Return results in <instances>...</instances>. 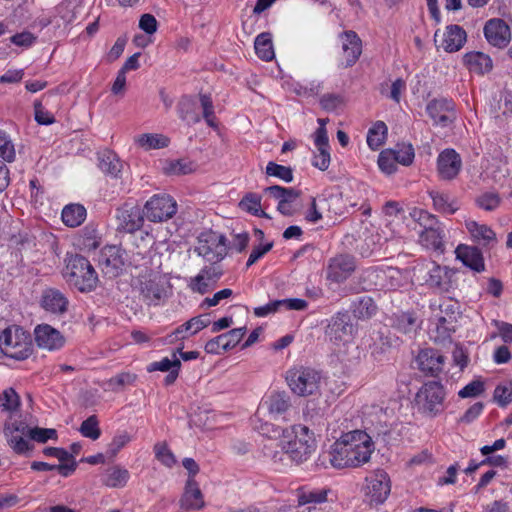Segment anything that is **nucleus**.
<instances>
[{"label":"nucleus","instance_id":"nucleus-1","mask_svg":"<svg viewBox=\"0 0 512 512\" xmlns=\"http://www.w3.org/2000/svg\"><path fill=\"white\" fill-rule=\"evenodd\" d=\"M373 450L371 437L364 431L355 430L337 440L319 460L322 465L328 461L337 469L359 467L370 460Z\"/></svg>","mask_w":512,"mask_h":512},{"label":"nucleus","instance_id":"nucleus-2","mask_svg":"<svg viewBox=\"0 0 512 512\" xmlns=\"http://www.w3.org/2000/svg\"><path fill=\"white\" fill-rule=\"evenodd\" d=\"M280 446L286 449L291 462L303 463L316 448L314 433L304 425H293L290 429L282 430Z\"/></svg>","mask_w":512,"mask_h":512},{"label":"nucleus","instance_id":"nucleus-3","mask_svg":"<svg viewBox=\"0 0 512 512\" xmlns=\"http://www.w3.org/2000/svg\"><path fill=\"white\" fill-rule=\"evenodd\" d=\"M66 282L78 291H93L98 283V274L90 261L82 255H71L63 272Z\"/></svg>","mask_w":512,"mask_h":512},{"label":"nucleus","instance_id":"nucleus-4","mask_svg":"<svg viewBox=\"0 0 512 512\" xmlns=\"http://www.w3.org/2000/svg\"><path fill=\"white\" fill-rule=\"evenodd\" d=\"M199 108L202 109V117L209 127H217L212 98L209 94H199V102L191 96H182L177 105L179 117L188 124H197L201 121Z\"/></svg>","mask_w":512,"mask_h":512},{"label":"nucleus","instance_id":"nucleus-5","mask_svg":"<svg viewBox=\"0 0 512 512\" xmlns=\"http://www.w3.org/2000/svg\"><path fill=\"white\" fill-rule=\"evenodd\" d=\"M0 350L12 359H27L33 351L30 334L17 326L8 327L0 334Z\"/></svg>","mask_w":512,"mask_h":512},{"label":"nucleus","instance_id":"nucleus-6","mask_svg":"<svg viewBox=\"0 0 512 512\" xmlns=\"http://www.w3.org/2000/svg\"><path fill=\"white\" fill-rule=\"evenodd\" d=\"M286 381L294 394L306 397L318 392L321 374L312 367L294 366L286 372Z\"/></svg>","mask_w":512,"mask_h":512},{"label":"nucleus","instance_id":"nucleus-7","mask_svg":"<svg viewBox=\"0 0 512 512\" xmlns=\"http://www.w3.org/2000/svg\"><path fill=\"white\" fill-rule=\"evenodd\" d=\"M446 393L438 381H428L422 385L415 396L418 411L428 417H436L444 410Z\"/></svg>","mask_w":512,"mask_h":512},{"label":"nucleus","instance_id":"nucleus-8","mask_svg":"<svg viewBox=\"0 0 512 512\" xmlns=\"http://www.w3.org/2000/svg\"><path fill=\"white\" fill-rule=\"evenodd\" d=\"M391 492V481L384 470H375L365 478L364 500L370 505L383 504Z\"/></svg>","mask_w":512,"mask_h":512},{"label":"nucleus","instance_id":"nucleus-9","mask_svg":"<svg viewBox=\"0 0 512 512\" xmlns=\"http://www.w3.org/2000/svg\"><path fill=\"white\" fill-rule=\"evenodd\" d=\"M140 293L148 305H159L168 297L170 285L159 273L151 272L140 278Z\"/></svg>","mask_w":512,"mask_h":512},{"label":"nucleus","instance_id":"nucleus-10","mask_svg":"<svg viewBox=\"0 0 512 512\" xmlns=\"http://www.w3.org/2000/svg\"><path fill=\"white\" fill-rule=\"evenodd\" d=\"M177 212V203L168 194L152 196L144 205L143 213L151 222H164L171 219Z\"/></svg>","mask_w":512,"mask_h":512},{"label":"nucleus","instance_id":"nucleus-11","mask_svg":"<svg viewBox=\"0 0 512 512\" xmlns=\"http://www.w3.org/2000/svg\"><path fill=\"white\" fill-rule=\"evenodd\" d=\"M458 270L432 263L428 269L427 284L439 293L451 294L458 287Z\"/></svg>","mask_w":512,"mask_h":512},{"label":"nucleus","instance_id":"nucleus-12","mask_svg":"<svg viewBox=\"0 0 512 512\" xmlns=\"http://www.w3.org/2000/svg\"><path fill=\"white\" fill-rule=\"evenodd\" d=\"M200 238L196 252L209 262L217 263L227 254V239L224 235L211 232Z\"/></svg>","mask_w":512,"mask_h":512},{"label":"nucleus","instance_id":"nucleus-13","mask_svg":"<svg viewBox=\"0 0 512 512\" xmlns=\"http://www.w3.org/2000/svg\"><path fill=\"white\" fill-rule=\"evenodd\" d=\"M115 217L119 232L134 233L142 228L145 215L139 206L125 203L116 209Z\"/></svg>","mask_w":512,"mask_h":512},{"label":"nucleus","instance_id":"nucleus-14","mask_svg":"<svg viewBox=\"0 0 512 512\" xmlns=\"http://www.w3.org/2000/svg\"><path fill=\"white\" fill-rule=\"evenodd\" d=\"M426 111L436 126L448 127L457 118L455 103L447 98L431 100L427 104Z\"/></svg>","mask_w":512,"mask_h":512},{"label":"nucleus","instance_id":"nucleus-15","mask_svg":"<svg viewBox=\"0 0 512 512\" xmlns=\"http://www.w3.org/2000/svg\"><path fill=\"white\" fill-rule=\"evenodd\" d=\"M353 332L354 326L348 313H337L329 321L325 334L332 343L340 345L348 342Z\"/></svg>","mask_w":512,"mask_h":512},{"label":"nucleus","instance_id":"nucleus-16","mask_svg":"<svg viewBox=\"0 0 512 512\" xmlns=\"http://www.w3.org/2000/svg\"><path fill=\"white\" fill-rule=\"evenodd\" d=\"M124 255V251L116 245L104 247L99 257L102 272L110 278L120 275L125 265Z\"/></svg>","mask_w":512,"mask_h":512},{"label":"nucleus","instance_id":"nucleus-17","mask_svg":"<svg viewBox=\"0 0 512 512\" xmlns=\"http://www.w3.org/2000/svg\"><path fill=\"white\" fill-rule=\"evenodd\" d=\"M439 30L435 32L434 42L437 48L452 53L459 51L466 42L467 34L459 25H448L439 39Z\"/></svg>","mask_w":512,"mask_h":512},{"label":"nucleus","instance_id":"nucleus-18","mask_svg":"<svg viewBox=\"0 0 512 512\" xmlns=\"http://www.w3.org/2000/svg\"><path fill=\"white\" fill-rule=\"evenodd\" d=\"M264 192L278 201L277 210L285 216L294 213L293 203L300 197L301 192L291 187L273 185L266 187Z\"/></svg>","mask_w":512,"mask_h":512},{"label":"nucleus","instance_id":"nucleus-19","mask_svg":"<svg viewBox=\"0 0 512 512\" xmlns=\"http://www.w3.org/2000/svg\"><path fill=\"white\" fill-rule=\"evenodd\" d=\"M462 159L454 149L443 150L437 158V173L442 180H453L460 173Z\"/></svg>","mask_w":512,"mask_h":512},{"label":"nucleus","instance_id":"nucleus-20","mask_svg":"<svg viewBox=\"0 0 512 512\" xmlns=\"http://www.w3.org/2000/svg\"><path fill=\"white\" fill-rule=\"evenodd\" d=\"M246 333V327L232 329L209 340L205 345V351L209 354H221L234 348L240 343Z\"/></svg>","mask_w":512,"mask_h":512},{"label":"nucleus","instance_id":"nucleus-21","mask_svg":"<svg viewBox=\"0 0 512 512\" xmlns=\"http://www.w3.org/2000/svg\"><path fill=\"white\" fill-rule=\"evenodd\" d=\"M356 264L353 256L348 254L338 255L329 261L327 278L335 283L345 281L355 270Z\"/></svg>","mask_w":512,"mask_h":512},{"label":"nucleus","instance_id":"nucleus-22","mask_svg":"<svg viewBox=\"0 0 512 512\" xmlns=\"http://www.w3.org/2000/svg\"><path fill=\"white\" fill-rule=\"evenodd\" d=\"M34 336L37 346L49 351L58 350L65 343L63 335L48 324L37 325L34 329Z\"/></svg>","mask_w":512,"mask_h":512},{"label":"nucleus","instance_id":"nucleus-23","mask_svg":"<svg viewBox=\"0 0 512 512\" xmlns=\"http://www.w3.org/2000/svg\"><path fill=\"white\" fill-rule=\"evenodd\" d=\"M484 35L493 46L506 47L511 39L510 27L502 19H490L484 27Z\"/></svg>","mask_w":512,"mask_h":512},{"label":"nucleus","instance_id":"nucleus-24","mask_svg":"<svg viewBox=\"0 0 512 512\" xmlns=\"http://www.w3.org/2000/svg\"><path fill=\"white\" fill-rule=\"evenodd\" d=\"M416 363L427 376H437L443 370L444 356L435 349H423L418 353Z\"/></svg>","mask_w":512,"mask_h":512},{"label":"nucleus","instance_id":"nucleus-25","mask_svg":"<svg viewBox=\"0 0 512 512\" xmlns=\"http://www.w3.org/2000/svg\"><path fill=\"white\" fill-rule=\"evenodd\" d=\"M42 308L54 315H63L67 312L69 300L63 292L56 288H47L41 295Z\"/></svg>","mask_w":512,"mask_h":512},{"label":"nucleus","instance_id":"nucleus-26","mask_svg":"<svg viewBox=\"0 0 512 512\" xmlns=\"http://www.w3.org/2000/svg\"><path fill=\"white\" fill-rule=\"evenodd\" d=\"M456 258L472 271H485V262L481 250L476 246L460 244L455 249Z\"/></svg>","mask_w":512,"mask_h":512},{"label":"nucleus","instance_id":"nucleus-27","mask_svg":"<svg viewBox=\"0 0 512 512\" xmlns=\"http://www.w3.org/2000/svg\"><path fill=\"white\" fill-rule=\"evenodd\" d=\"M345 67L353 66L362 53L361 39L354 31H345L340 35Z\"/></svg>","mask_w":512,"mask_h":512},{"label":"nucleus","instance_id":"nucleus-28","mask_svg":"<svg viewBox=\"0 0 512 512\" xmlns=\"http://www.w3.org/2000/svg\"><path fill=\"white\" fill-rule=\"evenodd\" d=\"M180 505L186 510H199L204 507L203 495L198 484L192 478L188 479Z\"/></svg>","mask_w":512,"mask_h":512},{"label":"nucleus","instance_id":"nucleus-29","mask_svg":"<svg viewBox=\"0 0 512 512\" xmlns=\"http://www.w3.org/2000/svg\"><path fill=\"white\" fill-rule=\"evenodd\" d=\"M445 233L442 224L433 228L423 230L419 235L420 243L431 250L444 252Z\"/></svg>","mask_w":512,"mask_h":512},{"label":"nucleus","instance_id":"nucleus-30","mask_svg":"<svg viewBox=\"0 0 512 512\" xmlns=\"http://www.w3.org/2000/svg\"><path fill=\"white\" fill-rule=\"evenodd\" d=\"M466 228L472 238L483 246H493L497 242L495 232L485 224L468 221L466 222Z\"/></svg>","mask_w":512,"mask_h":512},{"label":"nucleus","instance_id":"nucleus-31","mask_svg":"<svg viewBox=\"0 0 512 512\" xmlns=\"http://www.w3.org/2000/svg\"><path fill=\"white\" fill-rule=\"evenodd\" d=\"M265 405L273 418L278 419L290 409V397L285 392H275L267 398Z\"/></svg>","mask_w":512,"mask_h":512},{"label":"nucleus","instance_id":"nucleus-32","mask_svg":"<svg viewBox=\"0 0 512 512\" xmlns=\"http://www.w3.org/2000/svg\"><path fill=\"white\" fill-rule=\"evenodd\" d=\"M463 60L469 70L477 74H484L492 69L491 58L482 52L466 53Z\"/></svg>","mask_w":512,"mask_h":512},{"label":"nucleus","instance_id":"nucleus-33","mask_svg":"<svg viewBox=\"0 0 512 512\" xmlns=\"http://www.w3.org/2000/svg\"><path fill=\"white\" fill-rule=\"evenodd\" d=\"M377 305L369 296H362L353 301L352 312L358 319H370L377 313Z\"/></svg>","mask_w":512,"mask_h":512},{"label":"nucleus","instance_id":"nucleus-34","mask_svg":"<svg viewBox=\"0 0 512 512\" xmlns=\"http://www.w3.org/2000/svg\"><path fill=\"white\" fill-rule=\"evenodd\" d=\"M129 477L130 474L127 469L114 466L105 471L102 477V482L111 488H121L126 485Z\"/></svg>","mask_w":512,"mask_h":512},{"label":"nucleus","instance_id":"nucleus-35","mask_svg":"<svg viewBox=\"0 0 512 512\" xmlns=\"http://www.w3.org/2000/svg\"><path fill=\"white\" fill-rule=\"evenodd\" d=\"M62 221L68 227L81 225L86 218V209L80 204H69L62 210Z\"/></svg>","mask_w":512,"mask_h":512},{"label":"nucleus","instance_id":"nucleus-36","mask_svg":"<svg viewBox=\"0 0 512 512\" xmlns=\"http://www.w3.org/2000/svg\"><path fill=\"white\" fill-rule=\"evenodd\" d=\"M98 159V166L101 169V171L112 177H118L123 165L114 152L106 150L99 155Z\"/></svg>","mask_w":512,"mask_h":512},{"label":"nucleus","instance_id":"nucleus-37","mask_svg":"<svg viewBox=\"0 0 512 512\" xmlns=\"http://www.w3.org/2000/svg\"><path fill=\"white\" fill-rule=\"evenodd\" d=\"M254 48L257 56L263 61H271L275 56L272 37L268 32L260 33L256 37Z\"/></svg>","mask_w":512,"mask_h":512},{"label":"nucleus","instance_id":"nucleus-38","mask_svg":"<svg viewBox=\"0 0 512 512\" xmlns=\"http://www.w3.org/2000/svg\"><path fill=\"white\" fill-rule=\"evenodd\" d=\"M392 326L402 333H412L418 327L417 318L413 313L400 312L393 315Z\"/></svg>","mask_w":512,"mask_h":512},{"label":"nucleus","instance_id":"nucleus-39","mask_svg":"<svg viewBox=\"0 0 512 512\" xmlns=\"http://www.w3.org/2000/svg\"><path fill=\"white\" fill-rule=\"evenodd\" d=\"M387 131V126L383 121L375 122L367 133L368 146L372 150L379 149L385 142Z\"/></svg>","mask_w":512,"mask_h":512},{"label":"nucleus","instance_id":"nucleus-40","mask_svg":"<svg viewBox=\"0 0 512 512\" xmlns=\"http://www.w3.org/2000/svg\"><path fill=\"white\" fill-rule=\"evenodd\" d=\"M135 142L145 150L160 149L168 146L169 140L161 134H141L135 138Z\"/></svg>","mask_w":512,"mask_h":512},{"label":"nucleus","instance_id":"nucleus-41","mask_svg":"<svg viewBox=\"0 0 512 512\" xmlns=\"http://www.w3.org/2000/svg\"><path fill=\"white\" fill-rule=\"evenodd\" d=\"M389 151L393 154V158L397 163L403 166H409L413 163L415 153L411 144H398L395 149H389Z\"/></svg>","mask_w":512,"mask_h":512},{"label":"nucleus","instance_id":"nucleus-42","mask_svg":"<svg viewBox=\"0 0 512 512\" xmlns=\"http://www.w3.org/2000/svg\"><path fill=\"white\" fill-rule=\"evenodd\" d=\"M77 467V463H70V464H58V465H52L46 462H40V461H34L31 464V468L35 471H53L57 470L59 474H61L64 477H68L71 475Z\"/></svg>","mask_w":512,"mask_h":512},{"label":"nucleus","instance_id":"nucleus-43","mask_svg":"<svg viewBox=\"0 0 512 512\" xmlns=\"http://www.w3.org/2000/svg\"><path fill=\"white\" fill-rule=\"evenodd\" d=\"M264 453L275 465L286 467L292 463L286 449L280 446V442L276 444L275 448L266 445Z\"/></svg>","mask_w":512,"mask_h":512},{"label":"nucleus","instance_id":"nucleus-44","mask_svg":"<svg viewBox=\"0 0 512 512\" xmlns=\"http://www.w3.org/2000/svg\"><path fill=\"white\" fill-rule=\"evenodd\" d=\"M410 216L414 221L419 223L421 227H423V230H427L441 224L434 215L420 208H413L410 211Z\"/></svg>","mask_w":512,"mask_h":512},{"label":"nucleus","instance_id":"nucleus-45","mask_svg":"<svg viewBox=\"0 0 512 512\" xmlns=\"http://www.w3.org/2000/svg\"><path fill=\"white\" fill-rule=\"evenodd\" d=\"M328 206V199L321 195L312 198L310 208L306 214V219L309 222L316 223L322 219V211Z\"/></svg>","mask_w":512,"mask_h":512},{"label":"nucleus","instance_id":"nucleus-46","mask_svg":"<svg viewBox=\"0 0 512 512\" xmlns=\"http://www.w3.org/2000/svg\"><path fill=\"white\" fill-rule=\"evenodd\" d=\"M266 174L268 176L279 178L286 183L293 181V171L290 167L283 166L272 161L267 163Z\"/></svg>","mask_w":512,"mask_h":512},{"label":"nucleus","instance_id":"nucleus-47","mask_svg":"<svg viewBox=\"0 0 512 512\" xmlns=\"http://www.w3.org/2000/svg\"><path fill=\"white\" fill-rule=\"evenodd\" d=\"M298 504L300 506L306 504H316L325 502L327 499V493L325 490H300L298 495Z\"/></svg>","mask_w":512,"mask_h":512},{"label":"nucleus","instance_id":"nucleus-48","mask_svg":"<svg viewBox=\"0 0 512 512\" xmlns=\"http://www.w3.org/2000/svg\"><path fill=\"white\" fill-rule=\"evenodd\" d=\"M376 277L382 280H389V283L381 284L382 287L387 289H396L400 285L401 273L397 268L389 267L386 270H374Z\"/></svg>","mask_w":512,"mask_h":512},{"label":"nucleus","instance_id":"nucleus-49","mask_svg":"<svg viewBox=\"0 0 512 512\" xmlns=\"http://www.w3.org/2000/svg\"><path fill=\"white\" fill-rule=\"evenodd\" d=\"M456 328L457 319L454 318V316L441 315L436 323V331L438 333V337L442 339L449 337L451 333L456 331Z\"/></svg>","mask_w":512,"mask_h":512},{"label":"nucleus","instance_id":"nucleus-50","mask_svg":"<svg viewBox=\"0 0 512 512\" xmlns=\"http://www.w3.org/2000/svg\"><path fill=\"white\" fill-rule=\"evenodd\" d=\"M173 368L180 369L181 368V361L177 358L176 352L173 353L172 359H169L167 357L161 359L160 361H154L150 363L147 366L148 372H154V371H162V372H169Z\"/></svg>","mask_w":512,"mask_h":512},{"label":"nucleus","instance_id":"nucleus-51","mask_svg":"<svg viewBox=\"0 0 512 512\" xmlns=\"http://www.w3.org/2000/svg\"><path fill=\"white\" fill-rule=\"evenodd\" d=\"M79 431L84 437L97 440L101 435L97 417L95 415L89 416L82 422Z\"/></svg>","mask_w":512,"mask_h":512},{"label":"nucleus","instance_id":"nucleus-52","mask_svg":"<svg viewBox=\"0 0 512 512\" xmlns=\"http://www.w3.org/2000/svg\"><path fill=\"white\" fill-rule=\"evenodd\" d=\"M242 210L252 214L260 215L261 210V197L255 193L246 194L239 203Z\"/></svg>","mask_w":512,"mask_h":512},{"label":"nucleus","instance_id":"nucleus-53","mask_svg":"<svg viewBox=\"0 0 512 512\" xmlns=\"http://www.w3.org/2000/svg\"><path fill=\"white\" fill-rule=\"evenodd\" d=\"M501 198L496 192H485L477 197L476 204L486 211H493L499 207Z\"/></svg>","mask_w":512,"mask_h":512},{"label":"nucleus","instance_id":"nucleus-54","mask_svg":"<svg viewBox=\"0 0 512 512\" xmlns=\"http://www.w3.org/2000/svg\"><path fill=\"white\" fill-rule=\"evenodd\" d=\"M20 405V398L14 389L9 388L0 395V407L3 410L13 412Z\"/></svg>","mask_w":512,"mask_h":512},{"label":"nucleus","instance_id":"nucleus-55","mask_svg":"<svg viewBox=\"0 0 512 512\" xmlns=\"http://www.w3.org/2000/svg\"><path fill=\"white\" fill-rule=\"evenodd\" d=\"M4 437L8 445L16 454H27L33 449V446H31L23 437L15 436L14 433H9V435H4Z\"/></svg>","mask_w":512,"mask_h":512},{"label":"nucleus","instance_id":"nucleus-56","mask_svg":"<svg viewBox=\"0 0 512 512\" xmlns=\"http://www.w3.org/2000/svg\"><path fill=\"white\" fill-rule=\"evenodd\" d=\"M485 391L484 382L481 379H475L464 386L459 392L460 398H475L483 394Z\"/></svg>","mask_w":512,"mask_h":512},{"label":"nucleus","instance_id":"nucleus-57","mask_svg":"<svg viewBox=\"0 0 512 512\" xmlns=\"http://www.w3.org/2000/svg\"><path fill=\"white\" fill-rule=\"evenodd\" d=\"M193 170V165L191 162L180 159V160H172L167 162L164 167V171L167 174L173 175H183L188 174Z\"/></svg>","mask_w":512,"mask_h":512},{"label":"nucleus","instance_id":"nucleus-58","mask_svg":"<svg viewBox=\"0 0 512 512\" xmlns=\"http://www.w3.org/2000/svg\"><path fill=\"white\" fill-rule=\"evenodd\" d=\"M16 152L14 144L6 133L0 132V157L6 162L15 160Z\"/></svg>","mask_w":512,"mask_h":512},{"label":"nucleus","instance_id":"nucleus-59","mask_svg":"<svg viewBox=\"0 0 512 512\" xmlns=\"http://www.w3.org/2000/svg\"><path fill=\"white\" fill-rule=\"evenodd\" d=\"M29 438L38 443H46L48 440H57V431L52 428L34 427L29 431Z\"/></svg>","mask_w":512,"mask_h":512},{"label":"nucleus","instance_id":"nucleus-60","mask_svg":"<svg viewBox=\"0 0 512 512\" xmlns=\"http://www.w3.org/2000/svg\"><path fill=\"white\" fill-rule=\"evenodd\" d=\"M396 161L393 158V154L389 150L382 151L378 158V166L382 172L390 175L393 174L396 169Z\"/></svg>","mask_w":512,"mask_h":512},{"label":"nucleus","instance_id":"nucleus-61","mask_svg":"<svg viewBox=\"0 0 512 512\" xmlns=\"http://www.w3.org/2000/svg\"><path fill=\"white\" fill-rule=\"evenodd\" d=\"M494 400L502 407L512 402V383L499 385L494 390Z\"/></svg>","mask_w":512,"mask_h":512},{"label":"nucleus","instance_id":"nucleus-62","mask_svg":"<svg viewBox=\"0 0 512 512\" xmlns=\"http://www.w3.org/2000/svg\"><path fill=\"white\" fill-rule=\"evenodd\" d=\"M43 453L48 457L57 458L60 461V464L76 463L73 455L63 448L47 447L43 450Z\"/></svg>","mask_w":512,"mask_h":512},{"label":"nucleus","instance_id":"nucleus-63","mask_svg":"<svg viewBox=\"0 0 512 512\" xmlns=\"http://www.w3.org/2000/svg\"><path fill=\"white\" fill-rule=\"evenodd\" d=\"M156 458L165 466L172 467L175 464V458L170 449L163 443L155 445Z\"/></svg>","mask_w":512,"mask_h":512},{"label":"nucleus","instance_id":"nucleus-64","mask_svg":"<svg viewBox=\"0 0 512 512\" xmlns=\"http://www.w3.org/2000/svg\"><path fill=\"white\" fill-rule=\"evenodd\" d=\"M36 39V36L29 31L16 33L10 37L11 43L24 49L31 47L36 42Z\"/></svg>","mask_w":512,"mask_h":512}]
</instances>
